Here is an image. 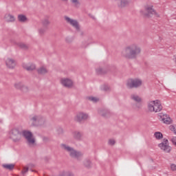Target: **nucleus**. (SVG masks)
Masks as SVG:
<instances>
[{
	"instance_id": "f257e3e1",
	"label": "nucleus",
	"mask_w": 176,
	"mask_h": 176,
	"mask_svg": "<svg viewBox=\"0 0 176 176\" xmlns=\"http://www.w3.org/2000/svg\"><path fill=\"white\" fill-rule=\"evenodd\" d=\"M141 47L138 44H131L125 47L122 56L129 60H135L141 54Z\"/></svg>"
},
{
	"instance_id": "f03ea898",
	"label": "nucleus",
	"mask_w": 176,
	"mask_h": 176,
	"mask_svg": "<svg viewBox=\"0 0 176 176\" xmlns=\"http://www.w3.org/2000/svg\"><path fill=\"white\" fill-rule=\"evenodd\" d=\"M140 14L144 19H152V16H155V6L153 3L144 5L140 10Z\"/></svg>"
},
{
	"instance_id": "7ed1b4c3",
	"label": "nucleus",
	"mask_w": 176,
	"mask_h": 176,
	"mask_svg": "<svg viewBox=\"0 0 176 176\" xmlns=\"http://www.w3.org/2000/svg\"><path fill=\"white\" fill-rule=\"evenodd\" d=\"M60 148L64 149V151H66V152H68L70 157L76 159V160H82L83 157V153L82 152L77 151L76 150L74 149V148L65 144H60Z\"/></svg>"
},
{
	"instance_id": "20e7f679",
	"label": "nucleus",
	"mask_w": 176,
	"mask_h": 176,
	"mask_svg": "<svg viewBox=\"0 0 176 176\" xmlns=\"http://www.w3.org/2000/svg\"><path fill=\"white\" fill-rule=\"evenodd\" d=\"M142 85V80L138 78H130L127 80L126 87L128 89H137Z\"/></svg>"
},
{
	"instance_id": "39448f33",
	"label": "nucleus",
	"mask_w": 176,
	"mask_h": 176,
	"mask_svg": "<svg viewBox=\"0 0 176 176\" xmlns=\"http://www.w3.org/2000/svg\"><path fill=\"white\" fill-rule=\"evenodd\" d=\"M32 126H43L45 124V120L41 116H34L30 118Z\"/></svg>"
},
{
	"instance_id": "423d86ee",
	"label": "nucleus",
	"mask_w": 176,
	"mask_h": 176,
	"mask_svg": "<svg viewBox=\"0 0 176 176\" xmlns=\"http://www.w3.org/2000/svg\"><path fill=\"white\" fill-rule=\"evenodd\" d=\"M158 146L162 151L165 152V153H170V152H171L172 148L168 144V140L166 138L163 139V142L160 143Z\"/></svg>"
},
{
	"instance_id": "0eeeda50",
	"label": "nucleus",
	"mask_w": 176,
	"mask_h": 176,
	"mask_svg": "<svg viewBox=\"0 0 176 176\" xmlns=\"http://www.w3.org/2000/svg\"><path fill=\"white\" fill-rule=\"evenodd\" d=\"M10 137L14 142H19L21 138V133L17 129H13L10 132Z\"/></svg>"
},
{
	"instance_id": "6e6552de",
	"label": "nucleus",
	"mask_w": 176,
	"mask_h": 176,
	"mask_svg": "<svg viewBox=\"0 0 176 176\" xmlns=\"http://www.w3.org/2000/svg\"><path fill=\"white\" fill-rule=\"evenodd\" d=\"M156 118L159 120H162L165 124H171V118L167 115L163 113H158L155 114Z\"/></svg>"
},
{
	"instance_id": "1a4fd4ad",
	"label": "nucleus",
	"mask_w": 176,
	"mask_h": 176,
	"mask_svg": "<svg viewBox=\"0 0 176 176\" xmlns=\"http://www.w3.org/2000/svg\"><path fill=\"white\" fill-rule=\"evenodd\" d=\"M22 135L25 138L29 145H34L35 144V139L32 138V133L30 131H23Z\"/></svg>"
},
{
	"instance_id": "9d476101",
	"label": "nucleus",
	"mask_w": 176,
	"mask_h": 176,
	"mask_svg": "<svg viewBox=\"0 0 176 176\" xmlns=\"http://www.w3.org/2000/svg\"><path fill=\"white\" fill-rule=\"evenodd\" d=\"M65 21L67 24H69L76 30V31H79L80 30V26L79 25V22L77 20L69 18V16H65L64 17Z\"/></svg>"
},
{
	"instance_id": "9b49d317",
	"label": "nucleus",
	"mask_w": 176,
	"mask_h": 176,
	"mask_svg": "<svg viewBox=\"0 0 176 176\" xmlns=\"http://www.w3.org/2000/svg\"><path fill=\"white\" fill-rule=\"evenodd\" d=\"M89 119V114L83 112H80L77 113L74 120L76 122H78V123H81V122H85V120H87Z\"/></svg>"
},
{
	"instance_id": "f8f14e48",
	"label": "nucleus",
	"mask_w": 176,
	"mask_h": 176,
	"mask_svg": "<svg viewBox=\"0 0 176 176\" xmlns=\"http://www.w3.org/2000/svg\"><path fill=\"white\" fill-rule=\"evenodd\" d=\"M163 111V105L162 104V101L159 100H155V113H159Z\"/></svg>"
},
{
	"instance_id": "ddd939ff",
	"label": "nucleus",
	"mask_w": 176,
	"mask_h": 176,
	"mask_svg": "<svg viewBox=\"0 0 176 176\" xmlns=\"http://www.w3.org/2000/svg\"><path fill=\"white\" fill-rule=\"evenodd\" d=\"M118 1V8H126V6H129L133 0H117Z\"/></svg>"
},
{
	"instance_id": "4468645a",
	"label": "nucleus",
	"mask_w": 176,
	"mask_h": 176,
	"mask_svg": "<svg viewBox=\"0 0 176 176\" xmlns=\"http://www.w3.org/2000/svg\"><path fill=\"white\" fill-rule=\"evenodd\" d=\"M6 65L8 67V68H10V69H13V68L16 67V60L10 58H8L6 60Z\"/></svg>"
},
{
	"instance_id": "2eb2a0df",
	"label": "nucleus",
	"mask_w": 176,
	"mask_h": 176,
	"mask_svg": "<svg viewBox=\"0 0 176 176\" xmlns=\"http://www.w3.org/2000/svg\"><path fill=\"white\" fill-rule=\"evenodd\" d=\"M60 82L65 87H72L73 82L69 78H62Z\"/></svg>"
},
{
	"instance_id": "dca6fc26",
	"label": "nucleus",
	"mask_w": 176,
	"mask_h": 176,
	"mask_svg": "<svg viewBox=\"0 0 176 176\" xmlns=\"http://www.w3.org/2000/svg\"><path fill=\"white\" fill-rule=\"evenodd\" d=\"M72 135L74 140H76V141H80V140H82V137H83V133L76 131L72 133Z\"/></svg>"
},
{
	"instance_id": "f3484780",
	"label": "nucleus",
	"mask_w": 176,
	"mask_h": 176,
	"mask_svg": "<svg viewBox=\"0 0 176 176\" xmlns=\"http://www.w3.org/2000/svg\"><path fill=\"white\" fill-rule=\"evenodd\" d=\"M14 87L19 90H22V91H24L25 93L28 91V87L24 86L22 82L16 83Z\"/></svg>"
},
{
	"instance_id": "a211bd4d",
	"label": "nucleus",
	"mask_w": 176,
	"mask_h": 176,
	"mask_svg": "<svg viewBox=\"0 0 176 176\" xmlns=\"http://www.w3.org/2000/svg\"><path fill=\"white\" fill-rule=\"evenodd\" d=\"M6 21H8V23H13V21H15L16 18H14V16L10 14H6L5 15Z\"/></svg>"
},
{
	"instance_id": "6ab92c4d",
	"label": "nucleus",
	"mask_w": 176,
	"mask_h": 176,
	"mask_svg": "<svg viewBox=\"0 0 176 176\" xmlns=\"http://www.w3.org/2000/svg\"><path fill=\"white\" fill-rule=\"evenodd\" d=\"M148 110L149 112L155 111V100H151L148 102Z\"/></svg>"
},
{
	"instance_id": "aec40b11",
	"label": "nucleus",
	"mask_w": 176,
	"mask_h": 176,
	"mask_svg": "<svg viewBox=\"0 0 176 176\" xmlns=\"http://www.w3.org/2000/svg\"><path fill=\"white\" fill-rule=\"evenodd\" d=\"M23 68L26 69V71H34L36 68L34 64L30 65H23Z\"/></svg>"
},
{
	"instance_id": "412c9836",
	"label": "nucleus",
	"mask_w": 176,
	"mask_h": 176,
	"mask_svg": "<svg viewBox=\"0 0 176 176\" xmlns=\"http://www.w3.org/2000/svg\"><path fill=\"white\" fill-rule=\"evenodd\" d=\"M83 166L86 167V168H91V161L89 158H86L83 161Z\"/></svg>"
},
{
	"instance_id": "4be33fe9",
	"label": "nucleus",
	"mask_w": 176,
	"mask_h": 176,
	"mask_svg": "<svg viewBox=\"0 0 176 176\" xmlns=\"http://www.w3.org/2000/svg\"><path fill=\"white\" fill-rule=\"evenodd\" d=\"M99 113L104 118H108L111 115V113H109V111L107 109L100 110L99 111Z\"/></svg>"
},
{
	"instance_id": "5701e85b",
	"label": "nucleus",
	"mask_w": 176,
	"mask_h": 176,
	"mask_svg": "<svg viewBox=\"0 0 176 176\" xmlns=\"http://www.w3.org/2000/svg\"><path fill=\"white\" fill-rule=\"evenodd\" d=\"M37 72L38 75H45V74H47V69L45 67H41L37 69Z\"/></svg>"
},
{
	"instance_id": "b1692460",
	"label": "nucleus",
	"mask_w": 176,
	"mask_h": 176,
	"mask_svg": "<svg viewBox=\"0 0 176 176\" xmlns=\"http://www.w3.org/2000/svg\"><path fill=\"white\" fill-rule=\"evenodd\" d=\"M27 20H28V19L27 18V16H25V15L24 14L18 15V21H19V23H25Z\"/></svg>"
},
{
	"instance_id": "393cba45",
	"label": "nucleus",
	"mask_w": 176,
	"mask_h": 176,
	"mask_svg": "<svg viewBox=\"0 0 176 176\" xmlns=\"http://www.w3.org/2000/svg\"><path fill=\"white\" fill-rule=\"evenodd\" d=\"M3 168H6V170H9L10 171H12L14 168V164H3Z\"/></svg>"
},
{
	"instance_id": "a878e982",
	"label": "nucleus",
	"mask_w": 176,
	"mask_h": 176,
	"mask_svg": "<svg viewBox=\"0 0 176 176\" xmlns=\"http://www.w3.org/2000/svg\"><path fill=\"white\" fill-rule=\"evenodd\" d=\"M155 138L158 141L163 140V133L159 131L155 132Z\"/></svg>"
},
{
	"instance_id": "bb28decb",
	"label": "nucleus",
	"mask_w": 176,
	"mask_h": 176,
	"mask_svg": "<svg viewBox=\"0 0 176 176\" xmlns=\"http://www.w3.org/2000/svg\"><path fill=\"white\" fill-rule=\"evenodd\" d=\"M131 98L133 100V101H135V102H141V101H142L141 98H140V96L135 94H132L131 96Z\"/></svg>"
},
{
	"instance_id": "cd10ccee",
	"label": "nucleus",
	"mask_w": 176,
	"mask_h": 176,
	"mask_svg": "<svg viewBox=\"0 0 176 176\" xmlns=\"http://www.w3.org/2000/svg\"><path fill=\"white\" fill-rule=\"evenodd\" d=\"M18 46L19 47H20L21 49H23V50H28V47H30V46L24 43H18Z\"/></svg>"
},
{
	"instance_id": "c85d7f7f",
	"label": "nucleus",
	"mask_w": 176,
	"mask_h": 176,
	"mask_svg": "<svg viewBox=\"0 0 176 176\" xmlns=\"http://www.w3.org/2000/svg\"><path fill=\"white\" fill-rule=\"evenodd\" d=\"M96 72L98 75H104V74H107V71L105 69L99 67L96 69Z\"/></svg>"
},
{
	"instance_id": "c756f323",
	"label": "nucleus",
	"mask_w": 176,
	"mask_h": 176,
	"mask_svg": "<svg viewBox=\"0 0 176 176\" xmlns=\"http://www.w3.org/2000/svg\"><path fill=\"white\" fill-rule=\"evenodd\" d=\"M43 27L47 29L49 24H50V21L47 19H45L42 21Z\"/></svg>"
},
{
	"instance_id": "7c9ffc66",
	"label": "nucleus",
	"mask_w": 176,
	"mask_h": 176,
	"mask_svg": "<svg viewBox=\"0 0 176 176\" xmlns=\"http://www.w3.org/2000/svg\"><path fill=\"white\" fill-rule=\"evenodd\" d=\"M70 1L76 8H79V6H80V2H79V0H70Z\"/></svg>"
},
{
	"instance_id": "2f4dec72",
	"label": "nucleus",
	"mask_w": 176,
	"mask_h": 176,
	"mask_svg": "<svg viewBox=\"0 0 176 176\" xmlns=\"http://www.w3.org/2000/svg\"><path fill=\"white\" fill-rule=\"evenodd\" d=\"M87 100H89V101H92V102H98V101H99L98 98L93 96L87 97Z\"/></svg>"
},
{
	"instance_id": "473e14b6",
	"label": "nucleus",
	"mask_w": 176,
	"mask_h": 176,
	"mask_svg": "<svg viewBox=\"0 0 176 176\" xmlns=\"http://www.w3.org/2000/svg\"><path fill=\"white\" fill-rule=\"evenodd\" d=\"M46 31H47V28L44 27L38 30L40 35H43V34H45Z\"/></svg>"
},
{
	"instance_id": "72a5a7b5",
	"label": "nucleus",
	"mask_w": 176,
	"mask_h": 176,
	"mask_svg": "<svg viewBox=\"0 0 176 176\" xmlns=\"http://www.w3.org/2000/svg\"><path fill=\"white\" fill-rule=\"evenodd\" d=\"M108 144H109V145L113 146V145H115V144H116V141H115V140H113V139H110V140H109Z\"/></svg>"
},
{
	"instance_id": "f704fd0d",
	"label": "nucleus",
	"mask_w": 176,
	"mask_h": 176,
	"mask_svg": "<svg viewBox=\"0 0 176 176\" xmlns=\"http://www.w3.org/2000/svg\"><path fill=\"white\" fill-rule=\"evenodd\" d=\"M21 173H22L23 175L26 174V173H28V167H23Z\"/></svg>"
},
{
	"instance_id": "c9c22d12",
	"label": "nucleus",
	"mask_w": 176,
	"mask_h": 176,
	"mask_svg": "<svg viewBox=\"0 0 176 176\" xmlns=\"http://www.w3.org/2000/svg\"><path fill=\"white\" fill-rule=\"evenodd\" d=\"M170 170L172 171H176V165H175V164H170Z\"/></svg>"
},
{
	"instance_id": "e433bc0d",
	"label": "nucleus",
	"mask_w": 176,
	"mask_h": 176,
	"mask_svg": "<svg viewBox=\"0 0 176 176\" xmlns=\"http://www.w3.org/2000/svg\"><path fill=\"white\" fill-rule=\"evenodd\" d=\"M104 91H109L110 88L108 85H104L102 87Z\"/></svg>"
},
{
	"instance_id": "4c0bfd02",
	"label": "nucleus",
	"mask_w": 176,
	"mask_h": 176,
	"mask_svg": "<svg viewBox=\"0 0 176 176\" xmlns=\"http://www.w3.org/2000/svg\"><path fill=\"white\" fill-rule=\"evenodd\" d=\"M169 129L171 131H173L174 133H175L176 131V128L173 126V125H170L169 126Z\"/></svg>"
},
{
	"instance_id": "58836bf2",
	"label": "nucleus",
	"mask_w": 176,
	"mask_h": 176,
	"mask_svg": "<svg viewBox=\"0 0 176 176\" xmlns=\"http://www.w3.org/2000/svg\"><path fill=\"white\" fill-rule=\"evenodd\" d=\"M171 142L173 143V145L176 146V137H173L171 140H170Z\"/></svg>"
},
{
	"instance_id": "ea45409f",
	"label": "nucleus",
	"mask_w": 176,
	"mask_h": 176,
	"mask_svg": "<svg viewBox=\"0 0 176 176\" xmlns=\"http://www.w3.org/2000/svg\"><path fill=\"white\" fill-rule=\"evenodd\" d=\"M65 41L67 42V43H71V42H72V38H71L69 37H67L65 38Z\"/></svg>"
},
{
	"instance_id": "a19ab883",
	"label": "nucleus",
	"mask_w": 176,
	"mask_h": 176,
	"mask_svg": "<svg viewBox=\"0 0 176 176\" xmlns=\"http://www.w3.org/2000/svg\"><path fill=\"white\" fill-rule=\"evenodd\" d=\"M155 17H160V16L156 12H155Z\"/></svg>"
},
{
	"instance_id": "79ce46f5",
	"label": "nucleus",
	"mask_w": 176,
	"mask_h": 176,
	"mask_svg": "<svg viewBox=\"0 0 176 176\" xmlns=\"http://www.w3.org/2000/svg\"><path fill=\"white\" fill-rule=\"evenodd\" d=\"M62 1H63L64 2H67V1H68V0H62Z\"/></svg>"
},
{
	"instance_id": "37998d69",
	"label": "nucleus",
	"mask_w": 176,
	"mask_h": 176,
	"mask_svg": "<svg viewBox=\"0 0 176 176\" xmlns=\"http://www.w3.org/2000/svg\"><path fill=\"white\" fill-rule=\"evenodd\" d=\"M31 171L34 172V171H35V170H34L31 169Z\"/></svg>"
},
{
	"instance_id": "c03bdc74",
	"label": "nucleus",
	"mask_w": 176,
	"mask_h": 176,
	"mask_svg": "<svg viewBox=\"0 0 176 176\" xmlns=\"http://www.w3.org/2000/svg\"><path fill=\"white\" fill-rule=\"evenodd\" d=\"M175 135H176V131H175V133H174Z\"/></svg>"
}]
</instances>
